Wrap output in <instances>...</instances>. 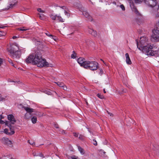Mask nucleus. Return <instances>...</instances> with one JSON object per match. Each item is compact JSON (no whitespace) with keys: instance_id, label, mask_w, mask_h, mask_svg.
<instances>
[{"instance_id":"nucleus-1","label":"nucleus","mask_w":159,"mask_h":159,"mask_svg":"<svg viewBox=\"0 0 159 159\" xmlns=\"http://www.w3.org/2000/svg\"><path fill=\"white\" fill-rule=\"evenodd\" d=\"M147 40V39L146 37H141L140 42L141 44V46L139 47L138 42L136 40L137 48L140 50H142L143 53L147 55L159 57V49L156 51H154L152 50V47L151 45H150L149 47L147 46H144L143 45L146 44Z\"/></svg>"},{"instance_id":"nucleus-2","label":"nucleus","mask_w":159,"mask_h":159,"mask_svg":"<svg viewBox=\"0 0 159 159\" xmlns=\"http://www.w3.org/2000/svg\"><path fill=\"white\" fill-rule=\"evenodd\" d=\"M152 34L151 36V40L154 42L159 41V23L156 25L155 28L152 31Z\"/></svg>"},{"instance_id":"nucleus-3","label":"nucleus","mask_w":159,"mask_h":159,"mask_svg":"<svg viewBox=\"0 0 159 159\" xmlns=\"http://www.w3.org/2000/svg\"><path fill=\"white\" fill-rule=\"evenodd\" d=\"M84 64V68L92 70H97L98 67V63L95 61H86Z\"/></svg>"},{"instance_id":"nucleus-4","label":"nucleus","mask_w":159,"mask_h":159,"mask_svg":"<svg viewBox=\"0 0 159 159\" xmlns=\"http://www.w3.org/2000/svg\"><path fill=\"white\" fill-rule=\"evenodd\" d=\"M34 64L40 67L43 66L49 67V66L48 63L47 62L46 60L43 58L41 59L40 60L38 61L37 62Z\"/></svg>"},{"instance_id":"nucleus-5","label":"nucleus","mask_w":159,"mask_h":159,"mask_svg":"<svg viewBox=\"0 0 159 159\" xmlns=\"http://www.w3.org/2000/svg\"><path fill=\"white\" fill-rule=\"evenodd\" d=\"M5 124L9 127L10 129V130L7 129H5L4 130V132L7 135H12L14 134L15 131L12 128V126L11 124L9 123V122L8 121H6L5 122Z\"/></svg>"},{"instance_id":"nucleus-6","label":"nucleus","mask_w":159,"mask_h":159,"mask_svg":"<svg viewBox=\"0 0 159 159\" xmlns=\"http://www.w3.org/2000/svg\"><path fill=\"white\" fill-rule=\"evenodd\" d=\"M144 2L149 7H153L157 4L156 0H144Z\"/></svg>"},{"instance_id":"nucleus-7","label":"nucleus","mask_w":159,"mask_h":159,"mask_svg":"<svg viewBox=\"0 0 159 159\" xmlns=\"http://www.w3.org/2000/svg\"><path fill=\"white\" fill-rule=\"evenodd\" d=\"M127 1L129 3L130 6L132 11L137 15H139V12L136 7H134V4L133 1L132 0H127Z\"/></svg>"},{"instance_id":"nucleus-8","label":"nucleus","mask_w":159,"mask_h":159,"mask_svg":"<svg viewBox=\"0 0 159 159\" xmlns=\"http://www.w3.org/2000/svg\"><path fill=\"white\" fill-rule=\"evenodd\" d=\"M34 64L37 62L38 61L40 60L41 59L43 58L42 54L40 52H36L34 56Z\"/></svg>"},{"instance_id":"nucleus-9","label":"nucleus","mask_w":159,"mask_h":159,"mask_svg":"<svg viewBox=\"0 0 159 159\" xmlns=\"http://www.w3.org/2000/svg\"><path fill=\"white\" fill-rule=\"evenodd\" d=\"M34 55L33 54H30L28 57L25 60V61L26 63H32L34 64Z\"/></svg>"},{"instance_id":"nucleus-10","label":"nucleus","mask_w":159,"mask_h":159,"mask_svg":"<svg viewBox=\"0 0 159 159\" xmlns=\"http://www.w3.org/2000/svg\"><path fill=\"white\" fill-rule=\"evenodd\" d=\"M83 15L89 21H92L93 18L91 16L89 15L88 12L84 10L82 11Z\"/></svg>"},{"instance_id":"nucleus-11","label":"nucleus","mask_w":159,"mask_h":159,"mask_svg":"<svg viewBox=\"0 0 159 159\" xmlns=\"http://www.w3.org/2000/svg\"><path fill=\"white\" fill-rule=\"evenodd\" d=\"M19 47L17 45L14 44L12 45L11 47V49L9 51L10 53L14 52L19 51Z\"/></svg>"},{"instance_id":"nucleus-12","label":"nucleus","mask_w":159,"mask_h":159,"mask_svg":"<svg viewBox=\"0 0 159 159\" xmlns=\"http://www.w3.org/2000/svg\"><path fill=\"white\" fill-rule=\"evenodd\" d=\"M1 141L2 143L7 146L11 145V141L8 138H3L2 139Z\"/></svg>"},{"instance_id":"nucleus-13","label":"nucleus","mask_w":159,"mask_h":159,"mask_svg":"<svg viewBox=\"0 0 159 159\" xmlns=\"http://www.w3.org/2000/svg\"><path fill=\"white\" fill-rule=\"evenodd\" d=\"M11 56L14 58H19L20 56V52L18 51L10 53Z\"/></svg>"},{"instance_id":"nucleus-14","label":"nucleus","mask_w":159,"mask_h":159,"mask_svg":"<svg viewBox=\"0 0 159 159\" xmlns=\"http://www.w3.org/2000/svg\"><path fill=\"white\" fill-rule=\"evenodd\" d=\"M7 118L10 121L9 123L11 122L12 124H14L16 122V120L14 116L11 114L9 115L8 116Z\"/></svg>"},{"instance_id":"nucleus-15","label":"nucleus","mask_w":159,"mask_h":159,"mask_svg":"<svg viewBox=\"0 0 159 159\" xmlns=\"http://www.w3.org/2000/svg\"><path fill=\"white\" fill-rule=\"evenodd\" d=\"M78 62L80 65L81 66H82L84 68L85 63V61H84V59L83 58L80 57L77 60Z\"/></svg>"},{"instance_id":"nucleus-16","label":"nucleus","mask_w":159,"mask_h":159,"mask_svg":"<svg viewBox=\"0 0 159 159\" xmlns=\"http://www.w3.org/2000/svg\"><path fill=\"white\" fill-rule=\"evenodd\" d=\"M88 31L89 34H91L94 37H95L97 36V32L93 29L89 28L88 29Z\"/></svg>"},{"instance_id":"nucleus-17","label":"nucleus","mask_w":159,"mask_h":159,"mask_svg":"<svg viewBox=\"0 0 159 159\" xmlns=\"http://www.w3.org/2000/svg\"><path fill=\"white\" fill-rule=\"evenodd\" d=\"M55 83L59 87L63 88L64 90H66L67 88L63 83L60 82H55Z\"/></svg>"},{"instance_id":"nucleus-18","label":"nucleus","mask_w":159,"mask_h":159,"mask_svg":"<svg viewBox=\"0 0 159 159\" xmlns=\"http://www.w3.org/2000/svg\"><path fill=\"white\" fill-rule=\"evenodd\" d=\"M126 57V61L127 64L130 65L132 64L129 55L128 53H126L125 54Z\"/></svg>"},{"instance_id":"nucleus-19","label":"nucleus","mask_w":159,"mask_h":159,"mask_svg":"<svg viewBox=\"0 0 159 159\" xmlns=\"http://www.w3.org/2000/svg\"><path fill=\"white\" fill-rule=\"evenodd\" d=\"M28 113H29L30 114V113L34 111V109L31 108H30L28 107H26L24 106L22 107Z\"/></svg>"},{"instance_id":"nucleus-20","label":"nucleus","mask_w":159,"mask_h":159,"mask_svg":"<svg viewBox=\"0 0 159 159\" xmlns=\"http://www.w3.org/2000/svg\"><path fill=\"white\" fill-rule=\"evenodd\" d=\"M57 16V15L54 13H51L49 15V16L52 20H56Z\"/></svg>"},{"instance_id":"nucleus-21","label":"nucleus","mask_w":159,"mask_h":159,"mask_svg":"<svg viewBox=\"0 0 159 159\" xmlns=\"http://www.w3.org/2000/svg\"><path fill=\"white\" fill-rule=\"evenodd\" d=\"M78 148L79 151L81 154L83 155L85 153V152L84 149L80 146H78Z\"/></svg>"},{"instance_id":"nucleus-22","label":"nucleus","mask_w":159,"mask_h":159,"mask_svg":"<svg viewBox=\"0 0 159 159\" xmlns=\"http://www.w3.org/2000/svg\"><path fill=\"white\" fill-rule=\"evenodd\" d=\"M57 20H59V21L63 22H64L65 20L63 18H62L60 16H57Z\"/></svg>"},{"instance_id":"nucleus-23","label":"nucleus","mask_w":159,"mask_h":159,"mask_svg":"<svg viewBox=\"0 0 159 159\" xmlns=\"http://www.w3.org/2000/svg\"><path fill=\"white\" fill-rule=\"evenodd\" d=\"M31 121L33 123L35 124L36 123L37 121V117L36 116H33L31 119Z\"/></svg>"},{"instance_id":"nucleus-24","label":"nucleus","mask_w":159,"mask_h":159,"mask_svg":"<svg viewBox=\"0 0 159 159\" xmlns=\"http://www.w3.org/2000/svg\"><path fill=\"white\" fill-rule=\"evenodd\" d=\"M2 159H11V157L10 155L1 156Z\"/></svg>"},{"instance_id":"nucleus-25","label":"nucleus","mask_w":159,"mask_h":159,"mask_svg":"<svg viewBox=\"0 0 159 159\" xmlns=\"http://www.w3.org/2000/svg\"><path fill=\"white\" fill-rule=\"evenodd\" d=\"M76 57V54L75 51H73L72 54L71 55V58L73 59L75 58Z\"/></svg>"},{"instance_id":"nucleus-26","label":"nucleus","mask_w":159,"mask_h":159,"mask_svg":"<svg viewBox=\"0 0 159 159\" xmlns=\"http://www.w3.org/2000/svg\"><path fill=\"white\" fill-rule=\"evenodd\" d=\"M43 92L45 93H46L48 95H51V92L48 91L47 90L45 89V90H43Z\"/></svg>"},{"instance_id":"nucleus-27","label":"nucleus","mask_w":159,"mask_h":159,"mask_svg":"<svg viewBox=\"0 0 159 159\" xmlns=\"http://www.w3.org/2000/svg\"><path fill=\"white\" fill-rule=\"evenodd\" d=\"M97 96L100 99H104V97L103 95L101 94L100 93H98L97 94Z\"/></svg>"},{"instance_id":"nucleus-28","label":"nucleus","mask_w":159,"mask_h":159,"mask_svg":"<svg viewBox=\"0 0 159 159\" xmlns=\"http://www.w3.org/2000/svg\"><path fill=\"white\" fill-rule=\"evenodd\" d=\"M59 133L61 134H66V131L62 129H60L59 130Z\"/></svg>"},{"instance_id":"nucleus-29","label":"nucleus","mask_w":159,"mask_h":159,"mask_svg":"<svg viewBox=\"0 0 159 159\" xmlns=\"http://www.w3.org/2000/svg\"><path fill=\"white\" fill-rule=\"evenodd\" d=\"M28 142L29 143L30 145H32L33 146H34L35 145V142L34 141H30V140H28Z\"/></svg>"},{"instance_id":"nucleus-30","label":"nucleus","mask_w":159,"mask_h":159,"mask_svg":"<svg viewBox=\"0 0 159 159\" xmlns=\"http://www.w3.org/2000/svg\"><path fill=\"white\" fill-rule=\"evenodd\" d=\"M25 27H20L17 29V30L20 31H25L27 30L26 29H25Z\"/></svg>"},{"instance_id":"nucleus-31","label":"nucleus","mask_w":159,"mask_h":159,"mask_svg":"<svg viewBox=\"0 0 159 159\" xmlns=\"http://www.w3.org/2000/svg\"><path fill=\"white\" fill-rule=\"evenodd\" d=\"M84 138L85 137L83 135L81 134L80 135L79 137V139L81 140H84Z\"/></svg>"},{"instance_id":"nucleus-32","label":"nucleus","mask_w":159,"mask_h":159,"mask_svg":"<svg viewBox=\"0 0 159 159\" xmlns=\"http://www.w3.org/2000/svg\"><path fill=\"white\" fill-rule=\"evenodd\" d=\"M19 52H20V55L21 53H24L25 51V50L24 49H19Z\"/></svg>"},{"instance_id":"nucleus-33","label":"nucleus","mask_w":159,"mask_h":159,"mask_svg":"<svg viewBox=\"0 0 159 159\" xmlns=\"http://www.w3.org/2000/svg\"><path fill=\"white\" fill-rule=\"evenodd\" d=\"M38 156L40 157L43 158L45 157L44 155L42 153H39L38 154Z\"/></svg>"},{"instance_id":"nucleus-34","label":"nucleus","mask_w":159,"mask_h":159,"mask_svg":"<svg viewBox=\"0 0 159 159\" xmlns=\"http://www.w3.org/2000/svg\"><path fill=\"white\" fill-rule=\"evenodd\" d=\"M37 11L39 12L45 13V11L43 10L40 8H38L37 9Z\"/></svg>"},{"instance_id":"nucleus-35","label":"nucleus","mask_w":159,"mask_h":159,"mask_svg":"<svg viewBox=\"0 0 159 159\" xmlns=\"http://www.w3.org/2000/svg\"><path fill=\"white\" fill-rule=\"evenodd\" d=\"M64 13L65 15L67 16L68 17H69L70 16V14L68 12H67L66 11H64Z\"/></svg>"},{"instance_id":"nucleus-36","label":"nucleus","mask_w":159,"mask_h":159,"mask_svg":"<svg viewBox=\"0 0 159 159\" xmlns=\"http://www.w3.org/2000/svg\"><path fill=\"white\" fill-rule=\"evenodd\" d=\"M136 3H139L142 2L143 0H134Z\"/></svg>"},{"instance_id":"nucleus-37","label":"nucleus","mask_w":159,"mask_h":159,"mask_svg":"<svg viewBox=\"0 0 159 159\" xmlns=\"http://www.w3.org/2000/svg\"><path fill=\"white\" fill-rule=\"evenodd\" d=\"M93 144L95 146H96L97 145H98V143H97V142L96 141V140L95 139H93Z\"/></svg>"},{"instance_id":"nucleus-38","label":"nucleus","mask_w":159,"mask_h":159,"mask_svg":"<svg viewBox=\"0 0 159 159\" xmlns=\"http://www.w3.org/2000/svg\"><path fill=\"white\" fill-rule=\"evenodd\" d=\"M120 7L123 11H125V7L123 5V4L121 5L120 6Z\"/></svg>"},{"instance_id":"nucleus-39","label":"nucleus","mask_w":159,"mask_h":159,"mask_svg":"<svg viewBox=\"0 0 159 159\" xmlns=\"http://www.w3.org/2000/svg\"><path fill=\"white\" fill-rule=\"evenodd\" d=\"M45 34L47 36H48V37L52 38L53 37V36L52 35L50 34L48 32L46 33Z\"/></svg>"},{"instance_id":"nucleus-40","label":"nucleus","mask_w":159,"mask_h":159,"mask_svg":"<svg viewBox=\"0 0 159 159\" xmlns=\"http://www.w3.org/2000/svg\"><path fill=\"white\" fill-rule=\"evenodd\" d=\"M5 99V98L2 97L1 94H0V102L4 100Z\"/></svg>"},{"instance_id":"nucleus-41","label":"nucleus","mask_w":159,"mask_h":159,"mask_svg":"<svg viewBox=\"0 0 159 159\" xmlns=\"http://www.w3.org/2000/svg\"><path fill=\"white\" fill-rule=\"evenodd\" d=\"M99 74L100 75H101L103 73V71L102 69H99Z\"/></svg>"},{"instance_id":"nucleus-42","label":"nucleus","mask_w":159,"mask_h":159,"mask_svg":"<svg viewBox=\"0 0 159 159\" xmlns=\"http://www.w3.org/2000/svg\"><path fill=\"white\" fill-rule=\"evenodd\" d=\"M39 17L40 19L41 20H42L43 19V16H44V15L43 14H42V15H40L39 14Z\"/></svg>"},{"instance_id":"nucleus-43","label":"nucleus","mask_w":159,"mask_h":159,"mask_svg":"<svg viewBox=\"0 0 159 159\" xmlns=\"http://www.w3.org/2000/svg\"><path fill=\"white\" fill-rule=\"evenodd\" d=\"M2 116H1V118L0 119V123L2 124H3L4 123V122L2 120Z\"/></svg>"},{"instance_id":"nucleus-44","label":"nucleus","mask_w":159,"mask_h":159,"mask_svg":"<svg viewBox=\"0 0 159 159\" xmlns=\"http://www.w3.org/2000/svg\"><path fill=\"white\" fill-rule=\"evenodd\" d=\"M71 157L72 159H77V157L75 155L72 156Z\"/></svg>"},{"instance_id":"nucleus-45","label":"nucleus","mask_w":159,"mask_h":159,"mask_svg":"<svg viewBox=\"0 0 159 159\" xmlns=\"http://www.w3.org/2000/svg\"><path fill=\"white\" fill-rule=\"evenodd\" d=\"M33 155L34 157L38 156V154H37L36 152H33Z\"/></svg>"},{"instance_id":"nucleus-46","label":"nucleus","mask_w":159,"mask_h":159,"mask_svg":"<svg viewBox=\"0 0 159 159\" xmlns=\"http://www.w3.org/2000/svg\"><path fill=\"white\" fill-rule=\"evenodd\" d=\"M62 9H64L66 11V7L65 6H63L61 7Z\"/></svg>"},{"instance_id":"nucleus-47","label":"nucleus","mask_w":159,"mask_h":159,"mask_svg":"<svg viewBox=\"0 0 159 159\" xmlns=\"http://www.w3.org/2000/svg\"><path fill=\"white\" fill-rule=\"evenodd\" d=\"M74 28V27L72 26H70L69 27V30H72Z\"/></svg>"},{"instance_id":"nucleus-48","label":"nucleus","mask_w":159,"mask_h":159,"mask_svg":"<svg viewBox=\"0 0 159 159\" xmlns=\"http://www.w3.org/2000/svg\"><path fill=\"white\" fill-rule=\"evenodd\" d=\"M74 135L75 137H78L79 135V134L76 133H74Z\"/></svg>"},{"instance_id":"nucleus-49","label":"nucleus","mask_w":159,"mask_h":159,"mask_svg":"<svg viewBox=\"0 0 159 159\" xmlns=\"http://www.w3.org/2000/svg\"><path fill=\"white\" fill-rule=\"evenodd\" d=\"M5 33H3V34H2V31L0 32V36L1 35H4L5 34Z\"/></svg>"},{"instance_id":"nucleus-50","label":"nucleus","mask_w":159,"mask_h":159,"mask_svg":"<svg viewBox=\"0 0 159 159\" xmlns=\"http://www.w3.org/2000/svg\"><path fill=\"white\" fill-rule=\"evenodd\" d=\"M3 62V59L0 58V66H1V64H2Z\"/></svg>"},{"instance_id":"nucleus-51","label":"nucleus","mask_w":159,"mask_h":159,"mask_svg":"<svg viewBox=\"0 0 159 159\" xmlns=\"http://www.w3.org/2000/svg\"><path fill=\"white\" fill-rule=\"evenodd\" d=\"M155 17L157 18L159 17V13L158 12L156 14Z\"/></svg>"},{"instance_id":"nucleus-52","label":"nucleus","mask_w":159,"mask_h":159,"mask_svg":"<svg viewBox=\"0 0 159 159\" xmlns=\"http://www.w3.org/2000/svg\"><path fill=\"white\" fill-rule=\"evenodd\" d=\"M9 62L10 64H11L12 66H13V63L11 60H9Z\"/></svg>"},{"instance_id":"nucleus-53","label":"nucleus","mask_w":159,"mask_h":159,"mask_svg":"<svg viewBox=\"0 0 159 159\" xmlns=\"http://www.w3.org/2000/svg\"><path fill=\"white\" fill-rule=\"evenodd\" d=\"M8 81L9 82H16V81H12L10 79H9L8 80Z\"/></svg>"},{"instance_id":"nucleus-54","label":"nucleus","mask_w":159,"mask_h":159,"mask_svg":"<svg viewBox=\"0 0 159 159\" xmlns=\"http://www.w3.org/2000/svg\"><path fill=\"white\" fill-rule=\"evenodd\" d=\"M27 115V113H26L25 115V118L28 119L29 118L28 117H27L26 116Z\"/></svg>"},{"instance_id":"nucleus-55","label":"nucleus","mask_w":159,"mask_h":159,"mask_svg":"<svg viewBox=\"0 0 159 159\" xmlns=\"http://www.w3.org/2000/svg\"><path fill=\"white\" fill-rule=\"evenodd\" d=\"M16 38H17V37L16 36H14L13 37H12V38L13 39H16Z\"/></svg>"},{"instance_id":"nucleus-56","label":"nucleus","mask_w":159,"mask_h":159,"mask_svg":"<svg viewBox=\"0 0 159 159\" xmlns=\"http://www.w3.org/2000/svg\"><path fill=\"white\" fill-rule=\"evenodd\" d=\"M55 127L56 128H58V127H58V125H56L55 126Z\"/></svg>"},{"instance_id":"nucleus-57","label":"nucleus","mask_w":159,"mask_h":159,"mask_svg":"<svg viewBox=\"0 0 159 159\" xmlns=\"http://www.w3.org/2000/svg\"><path fill=\"white\" fill-rule=\"evenodd\" d=\"M103 92L104 93H106V91H105V89H103Z\"/></svg>"},{"instance_id":"nucleus-58","label":"nucleus","mask_w":159,"mask_h":159,"mask_svg":"<svg viewBox=\"0 0 159 159\" xmlns=\"http://www.w3.org/2000/svg\"><path fill=\"white\" fill-rule=\"evenodd\" d=\"M101 61H102L103 62V63H104V61L103 60H102V59H101Z\"/></svg>"},{"instance_id":"nucleus-59","label":"nucleus","mask_w":159,"mask_h":159,"mask_svg":"<svg viewBox=\"0 0 159 159\" xmlns=\"http://www.w3.org/2000/svg\"><path fill=\"white\" fill-rule=\"evenodd\" d=\"M0 159H2L1 156L0 155Z\"/></svg>"},{"instance_id":"nucleus-60","label":"nucleus","mask_w":159,"mask_h":159,"mask_svg":"<svg viewBox=\"0 0 159 159\" xmlns=\"http://www.w3.org/2000/svg\"><path fill=\"white\" fill-rule=\"evenodd\" d=\"M112 115H113V114H111H111H110V115L111 116H112Z\"/></svg>"},{"instance_id":"nucleus-61","label":"nucleus","mask_w":159,"mask_h":159,"mask_svg":"<svg viewBox=\"0 0 159 159\" xmlns=\"http://www.w3.org/2000/svg\"><path fill=\"white\" fill-rule=\"evenodd\" d=\"M43 116V115L41 114L40 115V116Z\"/></svg>"},{"instance_id":"nucleus-62","label":"nucleus","mask_w":159,"mask_h":159,"mask_svg":"<svg viewBox=\"0 0 159 159\" xmlns=\"http://www.w3.org/2000/svg\"><path fill=\"white\" fill-rule=\"evenodd\" d=\"M113 3H114V4H116V2H113Z\"/></svg>"},{"instance_id":"nucleus-63","label":"nucleus","mask_w":159,"mask_h":159,"mask_svg":"<svg viewBox=\"0 0 159 159\" xmlns=\"http://www.w3.org/2000/svg\"><path fill=\"white\" fill-rule=\"evenodd\" d=\"M103 153H105V152H103Z\"/></svg>"},{"instance_id":"nucleus-64","label":"nucleus","mask_w":159,"mask_h":159,"mask_svg":"<svg viewBox=\"0 0 159 159\" xmlns=\"http://www.w3.org/2000/svg\"><path fill=\"white\" fill-rule=\"evenodd\" d=\"M158 8H159V6H158Z\"/></svg>"}]
</instances>
